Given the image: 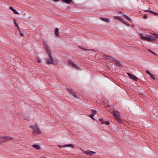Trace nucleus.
<instances>
[{"label":"nucleus","mask_w":158,"mask_h":158,"mask_svg":"<svg viewBox=\"0 0 158 158\" xmlns=\"http://www.w3.org/2000/svg\"><path fill=\"white\" fill-rule=\"evenodd\" d=\"M67 89V92L71 94H73V93L72 91V90L71 89Z\"/></svg>","instance_id":"obj_22"},{"label":"nucleus","mask_w":158,"mask_h":158,"mask_svg":"<svg viewBox=\"0 0 158 158\" xmlns=\"http://www.w3.org/2000/svg\"><path fill=\"white\" fill-rule=\"evenodd\" d=\"M18 28V30H19V32H20V28L19 27H17Z\"/></svg>","instance_id":"obj_38"},{"label":"nucleus","mask_w":158,"mask_h":158,"mask_svg":"<svg viewBox=\"0 0 158 158\" xmlns=\"http://www.w3.org/2000/svg\"><path fill=\"white\" fill-rule=\"evenodd\" d=\"M15 26H16V27H19V26H18V24H16V25H15Z\"/></svg>","instance_id":"obj_42"},{"label":"nucleus","mask_w":158,"mask_h":158,"mask_svg":"<svg viewBox=\"0 0 158 158\" xmlns=\"http://www.w3.org/2000/svg\"><path fill=\"white\" fill-rule=\"evenodd\" d=\"M144 11L145 12H150L151 13V11H152L150 10V8H149L148 9V10H144Z\"/></svg>","instance_id":"obj_25"},{"label":"nucleus","mask_w":158,"mask_h":158,"mask_svg":"<svg viewBox=\"0 0 158 158\" xmlns=\"http://www.w3.org/2000/svg\"><path fill=\"white\" fill-rule=\"evenodd\" d=\"M105 124L108 125L110 124V123L108 121H105Z\"/></svg>","instance_id":"obj_26"},{"label":"nucleus","mask_w":158,"mask_h":158,"mask_svg":"<svg viewBox=\"0 0 158 158\" xmlns=\"http://www.w3.org/2000/svg\"><path fill=\"white\" fill-rule=\"evenodd\" d=\"M103 119L102 118H100L99 119V120L100 121H102Z\"/></svg>","instance_id":"obj_41"},{"label":"nucleus","mask_w":158,"mask_h":158,"mask_svg":"<svg viewBox=\"0 0 158 158\" xmlns=\"http://www.w3.org/2000/svg\"><path fill=\"white\" fill-rule=\"evenodd\" d=\"M30 128L32 129L33 131V134L35 135H40L41 133L40 129L39 128L37 124H35L34 126H31Z\"/></svg>","instance_id":"obj_2"},{"label":"nucleus","mask_w":158,"mask_h":158,"mask_svg":"<svg viewBox=\"0 0 158 158\" xmlns=\"http://www.w3.org/2000/svg\"><path fill=\"white\" fill-rule=\"evenodd\" d=\"M43 44L44 47L45 49L46 50V52L50 51L49 47L47 44V43H44Z\"/></svg>","instance_id":"obj_11"},{"label":"nucleus","mask_w":158,"mask_h":158,"mask_svg":"<svg viewBox=\"0 0 158 158\" xmlns=\"http://www.w3.org/2000/svg\"><path fill=\"white\" fill-rule=\"evenodd\" d=\"M154 38L155 39V41H157L158 40V34L155 33H153Z\"/></svg>","instance_id":"obj_17"},{"label":"nucleus","mask_w":158,"mask_h":158,"mask_svg":"<svg viewBox=\"0 0 158 158\" xmlns=\"http://www.w3.org/2000/svg\"><path fill=\"white\" fill-rule=\"evenodd\" d=\"M32 146L33 147L37 150L40 149V147L37 144H33L32 145Z\"/></svg>","instance_id":"obj_14"},{"label":"nucleus","mask_w":158,"mask_h":158,"mask_svg":"<svg viewBox=\"0 0 158 158\" xmlns=\"http://www.w3.org/2000/svg\"><path fill=\"white\" fill-rule=\"evenodd\" d=\"M149 37L150 39V42L155 41V39L154 38V35H150Z\"/></svg>","instance_id":"obj_20"},{"label":"nucleus","mask_w":158,"mask_h":158,"mask_svg":"<svg viewBox=\"0 0 158 158\" xmlns=\"http://www.w3.org/2000/svg\"><path fill=\"white\" fill-rule=\"evenodd\" d=\"M14 24H15V25L16 24H17L16 22V20L15 19L14 20Z\"/></svg>","instance_id":"obj_35"},{"label":"nucleus","mask_w":158,"mask_h":158,"mask_svg":"<svg viewBox=\"0 0 158 158\" xmlns=\"http://www.w3.org/2000/svg\"><path fill=\"white\" fill-rule=\"evenodd\" d=\"M110 106L109 105H108L107 106H106V107L107 108L108 107H109Z\"/></svg>","instance_id":"obj_43"},{"label":"nucleus","mask_w":158,"mask_h":158,"mask_svg":"<svg viewBox=\"0 0 158 158\" xmlns=\"http://www.w3.org/2000/svg\"><path fill=\"white\" fill-rule=\"evenodd\" d=\"M38 62L39 63H41L42 62V60L41 59H39V58H38Z\"/></svg>","instance_id":"obj_34"},{"label":"nucleus","mask_w":158,"mask_h":158,"mask_svg":"<svg viewBox=\"0 0 158 158\" xmlns=\"http://www.w3.org/2000/svg\"><path fill=\"white\" fill-rule=\"evenodd\" d=\"M115 19H118V20L121 22L122 23L125 24L127 26H129L128 23L125 22L121 17L118 16H115Z\"/></svg>","instance_id":"obj_6"},{"label":"nucleus","mask_w":158,"mask_h":158,"mask_svg":"<svg viewBox=\"0 0 158 158\" xmlns=\"http://www.w3.org/2000/svg\"><path fill=\"white\" fill-rule=\"evenodd\" d=\"M143 18L144 19H147L148 18V16L146 15H145L143 16Z\"/></svg>","instance_id":"obj_33"},{"label":"nucleus","mask_w":158,"mask_h":158,"mask_svg":"<svg viewBox=\"0 0 158 158\" xmlns=\"http://www.w3.org/2000/svg\"><path fill=\"white\" fill-rule=\"evenodd\" d=\"M104 58L107 61H108L110 62H111L112 61V60L109 58H108V57L105 56V55L104 56Z\"/></svg>","instance_id":"obj_18"},{"label":"nucleus","mask_w":158,"mask_h":158,"mask_svg":"<svg viewBox=\"0 0 158 158\" xmlns=\"http://www.w3.org/2000/svg\"><path fill=\"white\" fill-rule=\"evenodd\" d=\"M13 139V138L10 136H2L0 137V143H4L9 140H12Z\"/></svg>","instance_id":"obj_4"},{"label":"nucleus","mask_w":158,"mask_h":158,"mask_svg":"<svg viewBox=\"0 0 158 158\" xmlns=\"http://www.w3.org/2000/svg\"><path fill=\"white\" fill-rule=\"evenodd\" d=\"M81 48L82 49H83V50H92V51H94V50L93 49H84V48H81Z\"/></svg>","instance_id":"obj_31"},{"label":"nucleus","mask_w":158,"mask_h":158,"mask_svg":"<svg viewBox=\"0 0 158 158\" xmlns=\"http://www.w3.org/2000/svg\"><path fill=\"white\" fill-rule=\"evenodd\" d=\"M115 119L119 123H123V121L120 117V112L118 110H114L112 111Z\"/></svg>","instance_id":"obj_1"},{"label":"nucleus","mask_w":158,"mask_h":158,"mask_svg":"<svg viewBox=\"0 0 158 158\" xmlns=\"http://www.w3.org/2000/svg\"><path fill=\"white\" fill-rule=\"evenodd\" d=\"M59 29L57 28H56L55 31V35L57 37L59 36Z\"/></svg>","instance_id":"obj_13"},{"label":"nucleus","mask_w":158,"mask_h":158,"mask_svg":"<svg viewBox=\"0 0 158 158\" xmlns=\"http://www.w3.org/2000/svg\"><path fill=\"white\" fill-rule=\"evenodd\" d=\"M127 74L129 76V77L131 78L132 79L135 81H137L138 80V77H136L135 75H133L132 74L129 73H127Z\"/></svg>","instance_id":"obj_7"},{"label":"nucleus","mask_w":158,"mask_h":158,"mask_svg":"<svg viewBox=\"0 0 158 158\" xmlns=\"http://www.w3.org/2000/svg\"><path fill=\"white\" fill-rule=\"evenodd\" d=\"M101 19L103 21L108 23L109 21V19L108 18H101Z\"/></svg>","instance_id":"obj_16"},{"label":"nucleus","mask_w":158,"mask_h":158,"mask_svg":"<svg viewBox=\"0 0 158 158\" xmlns=\"http://www.w3.org/2000/svg\"><path fill=\"white\" fill-rule=\"evenodd\" d=\"M62 1L66 3L69 4L72 2V0H62Z\"/></svg>","instance_id":"obj_15"},{"label":"nucleus","mask_w":158,"mask_h":158,"mask_svg":"<svg viewBox=\"0 0 158 158\" xmlns=\"http://www.w3.org/2000/svg\"><path fill=\"white\" fill-rule=\"evenodd\" d=\"M92 113H94L95 114L97 113V112L96 110L93 109L92 110Z\"/></svg>","instance_id":"obj_27"},{"label":"nucleus","mask_w":158,"mask_h":158,"mask_svg":"<svg viewBox=\"0 0 158 158\" xmlns=\"http://www.w3.org/2000/svg\"><path fill=\"white\" fill-rule=\"evenodd\" d=\"M150 76H151V77L152 78V79H153L154 80H155V77H154V75L153 74H151L150 75Z\"/></svg>","instance_id":"obj_28"},{"label":"nucleus","mask_w":158,"mask_h":158,"mask_svg":"<svg viewBox=\"0 0 158 158\" xmlns=\"http://www.w3.org/2000/svg\"><path fill=\"white\" fill-rule=\"evenodd\" d=\"M105 56L106 57H110L112 59H113V60H112V61H113V62H116L117 63H118L119 62L117 60V59H116L115 58H113L112 56H111L108 55H105Z\"/></svg>","instance_id":"obj_10"},{"label":"nucleus","mask_w":158,"mask_h":158,"mask_svg":"<svg viewBox=\"0 0 158 158\" xmlns=\"http://www.w3.org/2000/svg\"><path fill=\"white\" fill-rule=\"evenodd\" d=\"M151 13H152L153 14H155V15H158V14L157 13H156V12H153V11H151Z\"/></svg>","instance_id":"obj_30"},{"label":"nucleus","mask_w":158,"mask_h":158,"mask_svg":"<svg viewBox=\"0 0 158 158\" xmlns=\"http://www.w3.org/2000/svg\"><path fill=\"white\" fill-rule=\"evenodd\" d=\"M73 96H74L75 98H77V95L75 94L74 93H73V94H72Z\"/></svg>","instance_id":"obj_29"},{"label":"nucleus","mask_w":158,"mask_h":158,"mask_svg":"<svg viewBox=\"0 0 158 158\" xmlns=\"http://www.w3.org/2000/svg\"><path fill=\"white\" fill-rule=\"evenodd\" d=\"M48 56L49 57L50 60L48 58H46V60L47 63L48 64H53V58L52 56V54L50 51L47 52Z\"/></svg>","instance_id":"obj_3"},{"label":"nucleus","mask_w":158,"mask_h":158,"mask_svg":"<svg viewBox=\"0 0 158 158\" xmlns=\"http://www.w3.org/2000/svg\"><path fill=\"white\" fill-rule=\"evenodd\" d=\"M20 35L21 36H23L24 35L20 31Z\"/></svg>","instance_id":"obj_36"},{"label":"nucleus","mask_w":158,"mask_h":158,"mask_svg":"<svg viewBox=\"0 0 158 158\" xmlns=\"http://www.w3.org/2000/svg\"><path fill=\"white\" fill-rule=\"evenodd\" d=\"M95 114L94 113H92L91 114H89V116L91 118H92Z\"/></svg>","instance_id":"obj_23"},{"label":"nucleus","mask_w":158,"mask_h":158,"mask_svg":"<svg viewBox=\"0 0 158 158\" xmlns=\"http://www.w3.org/2000/svg\"><path fill=\"white\" fill-rule=\"evenodd\" d=\"M85 154L90 156L93 155L96 153L95 152L91 151L89 150H87L84 152Z\"/></svg>","instance_id":"obj_8"},{"label":"nucleus","mask_w":158,"mask_h":158,"mask_svg":"<svg viewBox=\"0 0 158 158\" xmlns=\"http://www.w3.org/2000/svg\"><path fill=\"white\" fill-rule=\"evenodd\" d=\"M68 64L75 69H77L78 70H80L81 68L78 66L77 65L74 63V62L71 60H68Z\"/></svg>","instance_id":"obj_5"},{"label":"nucleus","mask_w":158,"mask_h":158,"mask_svg":"<svg viewBox=\"0 0 158 158\" xmlns=\"http://www.w3.org/2000/svg\"><path fill=\"white\" fill-rule=\"evenodd\" d=\"M124 16L125 17V19L129 21H131V19L129 17L127 16L126 15H124Z\"/></svg>","instance_id":"obj_21"},{"label":"nucleus","mask_w":158,"mask_h":158,"mask_svg":"<svg viewBox=\"0 0 158 158\" xmlns=\"http://www.w3.org/2000/svg\"><path fill=\"white\" fill-rule=\"evenodd\" d=\"M146 73L147 74H149L150 75L152 74L148 70H146Z\"/></svg>","instance_id":"obj_32"},{"label":"nucleus","mask_w":158,"mask_h":158,"mask_svg":"<svg viewBox=\"0 0 158 158\" xmlns=\"http://www.w3.org/2000/svg\"><path fill=\"white\" fill-rule=\"evenodd\" d=\"M9 9L12 10L15 14L19 15V13L12 7L10 6L9 7Z\"/></svg>","instance_id":"obj_12"},{"label":"nucleus","mask_w":158,"mask_h":158,"mask_svg":"<svg viewBox=\"0 0 158 158\" xmlns=\"http://www.w3.org/2000/svg\"><path fill=\"white\" fill-rule=\"evenodd\" d=\"M54 2H58L60 0H53Z\"/></svg>","instance_id":"obj_40"},{"label":"nucleus","mask_w":158,"mask_h":158,"mask_svg":"<svg viewBox=\"0 0 158 158\" xmlns=\"http://www.w3.org/2000/svg\"><path fill=\"white\" fill-rule=\"evenodd\" d=\"M101 124H105V121L102 120V121H101Z\"/></svg>","instance_id":"obj_37"},{"label":"nucleus","mask_w":158,"mask_h":158,"mask_svg":"<svg viewBox=\"0 0 158 158\" xmlns=\"http://www.w3.org/2000/svg\"><path fill=\"white\" fill-rule=\"evenodd\" d=\"M43 158H46V157H44Z\"/></svg>","instance_id":"obj_44"},{"label":"nucleus","mask_w":158,"mask_h":158,"mask_svg":"<svg viewBox=\"0 0 158 158\" xmlns=\"http://www.w3.org/2000/svg\"><path fill=\"white\" fill-rule=\"evenodd\" d=\"M58 146L60 148L63 147V146H61V145H58Z\"/></svg>","instance_id":"obj_39"},{"label":"nucleus","mask_w":158,"mask_h":158,"mask_svg":"<svg viewBox=\"0 0 158 158\" xmlns=\"http://www.w3.org/2000/svg\"><path fill=\"white\" fill-rule=\"evenodd\" d=\"M140 38L143 40L148 42H150V37L145 36L143 35H141L140 36Z\"/></svg>","instance_id":"obj_9"},{"label":"nucleus","mask_w":158,"mask_h":158,"mask_svg":"<svg viewBox=\"0 0 158 158\" xmlns=\"http://www.w3.org/2000/svg\"><path fill=\"white\" fill-rule=\"evenodd\" d=\"M148 50L151 53H152V54H153L154 55H156V56H157V54L155 52L152 51L151 50H150V49H148Z\"/></svg>","instance_id":"obj_24"},{"label":"nucleus","mask_w":158,"mask_h":158,"mask_svg":"<svg viewBox=\"0 0 158 158\" xmlns=\"http://www.w3.org/2000/svg\"><path fill=\"white\" fill-rule=\"evenodd\" d=\"M63 147L64 148H65V147H70L72 148H73L74 146L73 144H68L66 145H63Z\"/></svg>","instance_id":"obj_19"}]
</instances>
